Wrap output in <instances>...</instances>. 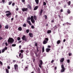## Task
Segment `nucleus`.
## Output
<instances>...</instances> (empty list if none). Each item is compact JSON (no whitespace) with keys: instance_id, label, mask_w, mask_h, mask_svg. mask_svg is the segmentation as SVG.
<instances>
[{"instance_id":"f3484780","label":"nucleus","mask_w":73,"mask_h":73,"mask_svg":"<svg viewBox=\"0 0 73 73\" xmlns=\"http://www.w3.org/2000/svg\"><path fill=\"white\" fill-rule=\"evenodd\" d=\"M65 71V68H62L60 72L61 73H62Z\"/></svg>"},{"instance_id":"393cba45","label":"nucleus","mask_w":73,"mask_h":73,"mask_svg":"<svg viewBox=\"0 0 73 73\" xmlns=\"http://www.w3.org/2000/svg\"><path fill=\"white\" fill-rule=\"evenodd\" d=\"M44 47L43 46L42 48V53H44Z\"/></svg>"},{"instance_id":"338daca9","label":"nucleus","mask_w":73,"mask_h":73,"mask_svg":"<svg viewBox=\"0 0 73 73\" xmlns=\"http://www.w3.org/2000/svg\"><path fill=\"white\" fill-rule=\"evenodd\" d=\"M54 60H52V61H51V63H53L54 62Z\"/></svg>"},{"instance_id":"de8ad7c7","label":"nucleus","mask_w":73,"mask_h":73,"mask_svg":"<svg viewBox=\"0 0 73 73\" xmlns=\"http://www.w3.org/2000/svg\"><path fill=\"white\" fill-rule=\"evenodd\" d=\"M0 64H1V65H3V62H1V61L0 60Z\"/></svg>"},{"instance_id":"f257e3e1","label":"nucleus","mask_w":73,"mask_h":73,"mask_svg":"<svg viewBox=\"0 0 73 73\" xmlns=\"http://www.w3.org/2000/svg\"><path fill=\"white\" fill-rule=\"evenodd\" d=\"M14 42V39L12 38H9L8 40V42L9 44V43H10L11 44H12Z\"/></svg>"},{"instance_id":"39448f33","label":"nucleus","mask_w":73,"mask_h":73,"mask_svg":"<svg viewBox=\"0 0 73 73\" xmlns=\"http://www.w3.org/2000/svg\"><path fill=\"white\" fill-rule=\"evenodd\" d=\"M28 10V9L27 8H23L22 9V11L23 12H27Z\"/></svg>"},{"instance_id":"ddd939ff","label":"nucleus","mask_w":73,"mask_h":73,"mask_svg":"<svg viewBox=\"0 0 73 73\" xmlns=\"http://www.w3.org/2000/svg\"><path fill=\"white\" fill-rule=\"evenodd\" d=\"M67 12L68 14H70V12H71V11H70V10L69 9H67Z\"/></svg>"},{"instance_id":"a878e982","label":"nucleus","mask_w":73,"mask_h":73,"mask_svg":"<svg viewBox=\"0 0 73 73\" xmlns=\"http://www.w3.org/2000/svg\"><path fill=\"white\" fill-rule=\"evenodd\" d=\"M5 70L6 73H9V70H8V69H6Z\"/></svg>"},{"instance_id":"cd10ccee","label":"nucleus","mask_w":73,"mask_h":73,"mask_svg":"<svg viewBox=\"0 0 73 73\" xmlns=\"http://www.w3.org/2000/svg\"><path fill=\"white\" fill-rule=\"evenodd\" d=\"M66 24H67V25H71V23L66 22Z\"/></svg>"},{"instance_id":"774afa93","label":"nucleus","mask_w":73,"mask_h":73,"mask_svg":"<svg viewBox=\"0 0 73 73\" xmlns=\"http://www.w3.org/2000/svg\"><path fill=\"white\" fill-rule=\"evenodd\" d=\"M18 8H16L15 9V10L16 11H18L19 10V8H18V7H17Z\"/></svg>"},{"instance_id":"2f4dec72","label":"nucleus","mask_w":73,"mask_h":73,"mask_svg":"<svg viewBox=\"0 0 73 73\" xmlns=\"http://www.w3.org/2000/svg\"><path fill=\"white\" fill-rule=\"evenodd\" d=\"M34 19L33 18V16H31V20Z\"/></svg>"},{"instance_id":"680f3d73","label":"nucleus","mask_w":73,"mask_h":73,"mask_svg":"<svg viewBox=\"0 0 73 73\" xmlns=\"http://www.w3.org/2000/svg\"><path fill=\"white\" fill-rule=\"evenodd\" d=\"M39 67L41 69V65L39 64Z\"/></svg>"},{"instance_id":"1a4fd4ad","label":"nucleus","mask_w":73,"mask_h":73,"mask_svg":"<svg viewBox=\"0 0 73 73\" xmlns=\"http://www.w3.org/2000/svg\"><path fill=\"white\" fill-rule=\"evenodd\" d=\"M46 50L47 53H48V52H49L50 50V49L49 48H47L46 49Z\"/></svg>"},{"instance_id":"864d4df0","label":"nucleus","mask_w":73,"mask_h":73,"mask_svg":"<svg viewBox=\"0 0 73 73\" xmlns=\"http://www.w3.org/2000/svg\"><path fill=\"white\" fill-rule=\"evenodd\" d=\"M2 1L3 3H5V0H2Z\"/></svg>"},{"instance_id":"0eeeda50","label":"nucleus","mask_w":73,"mask_h":73,"mask_svg":"<svg viewBox=\"0 0 73 73\" xmlns=\"http://www.w3.org/2000/svg\"><path fill=\"white\" fill-rule=\"evenodd\" d=\"M43 12V10L42 9H41L39 13V16H40L42 15V12Z\"/></svg>"},{"instance_id":"bb28decb","label":"nucleus","mask_w":73,"mask_h":73,"mask_svg":"<svg viewBox=\"0 0 73 73\" xmlns=\"http://www.w3.org/2000/svg\"><path fill=\"white\" fill-rule=\"evenodd\" d=\"M28 6L30 9H31L32 8V7H31V6L30 5H28Z\"/></svg>"},{"instance_id":"e433bc0d","label":"nucleus","mask_w":73,"mask_h":73,"mask_svg":"<svg viewBox=\"0 0 73 73\" xmlns=\"http://www.w3.org/2000/svg\"><path fill=\"white\" fill-rule=\"evenodd\" d=\"M16 46V44H13L12 45V46H13V47Z\"/></svg>"},{"instance_id":"a19ab883","label":"nucleus","mask_w":73,"mask_h":73,"mask_svg":"<svg viewBox=\"0 0 73 73\" xmlns=\"http://www.w3.org/2000/svg\"><path fill=\"white\" fill-rule=\"evenodd\" d=\"M17 40L18 41H19V40H21V38H20V37H18L17 38Z\"/></svg>"},{"instance_id":"ea45409f","label":"nucleus","mask_w":73,"mask_h":73,"mask_svg":"<svg viewBox=\"0 0 73 73\" xmlns=\"http://www.w3.org/2000/svg\"><path fill=\"white\" fill-rule=\"evenodd\" d=\"M43 5H46V3L45 2H43Z\"/></svg>"},{"instance_id":"4468645a","label":"nucleus","mask_w":73,"mask_h":73,"mask_svg":"<svg viewBox=\"0 0 73 73\" xmlns=\"http://www.w3.org/2000/svg\"><path fill=\"white\" fill-rule=\"evenodd\" d=\"M39 63L40 65H42L43 64V62H42V61L41 60H40L39 61Z\"/></svg>"},{"instance_id":"bf43d9fd","label":"nucleus","mask_w":73,"mask_h":73,"mask_svg":"<svg viewBox=\"0 0 73 73\" xmlns=\"http://www.w3.org/2000/svg\"><path fill=\"white\" fill-rule=\"evenodd\" d=\"M22 3H25V0H21Z\"/></svg>"},{"instance_id":"a211bd4d","label":"nucleus","mask_w":73,"mask_h":73,"mask_svg":"<svg viewBox=\"0 0 73 73\" xmlns=\"http://www.w3.org/2000/svg\"><path fill=\"white\" fill-rule=\"evenodd\" d=\"M57 44H59L61 43V40H58L57 42Z\"/></svg>"},{"instance_id":"20e7f679","label":"nucleus","mask_w":73,"mask_h":73,"mask_svg":"<svg viewBox=\"0 0 73 73\" xmlns=\"http://www.w3.org/2000/svg\"><path fill=\"white\" fill-rule=\"evenodd\" d=\"M11 15V13H9L8 14H6V16H7V17H9V18H11V16H10V15Z\"/></svg>"},{"instance_id":"f8f14e48","label":"nucleus","mask_w":73,"mask_h":73,"mask_svg":"<svg viewBox=\"0 0 73 73\" xmlns=\"http://www.w3.org/2000/svg\"><path fill=\"white\" fill-rule=\"evenodd\" d=\"M27 23H28L30 25H32V24L31 23V21H30L27 20Z\"/></svg>"},{"instance_id":"4be33fe9","label":"nucleus","mask_w":73,"mask_h":73,"mask_svg":"<svg viewBox=\"0 0 73 73\" xmlns=\"http://www.w3.org/2000/svg\"><path fill=\"white\" fill-rule=\"evenodd\" d=\"M35 1L37 4H38V2H39V0H35Z\"/></svg>"},{"instance_id":"7ed1b4c3","label":"nucleus","mask_w":73,"mask_h":73,"mask_svg":"<svg viewBox=\"0 0 73 73\" xmlns=\"http://www.w3.org/2000/svg\"><path fill=\"white\" fill-rule=\"evenodd\" d=\"M23 40H24V41H27V39L26 38V36H25V35H24L22 38Z\"/></svg>"},{"instance_id":"6e6d98bb","label":"nucleus","mask_w":73,"mask_h":73,"mask_svg":"<svg viewBox=\"0 0 73 73\" xmlns=\"http://www.w3.org/2000/svg\"><path fill=\"white\" fill-rule=\"evenodd\" d=\"M60 12H62L64 11H63V9H62L60 10Z\"/></svg>"},{"instance_id":"4c0bfd02","label":"nucleus","mask_w":73,"mask_h":73,"mask_svg":"<svg viewBox=\"0 0 73 73\" xmlns=\"http://www.w3.org/2000/svg\"><path fill=\"white\" fill-rule=\"evenodd\" d=\"M29 32V30L27 29L26 30V33H28Z\"/></svg>"},{"instance_id":"603ef678","label":"nucleus","mask_w":73,"mask_h":73,"mask_svg":"<svg viewBox=\"0 0 73 73\" xmlns=\"http://www.w3.org/2000/svg\"><path fill=\"white\" fill-rule=\"evenodd\" d=\"M31 27L32 29H34V28H35V27H34L33 26H31Z\"/></svg>"},{"instance_id":"13d9d810","label":"nucleus","mask_w":73,"mask_h":73,"mask_svg":"<svg viewBox=\"0 0 73 73\" xmlns=\"http://www.w3.org/2000/svg\"><path fill=\"white\" fill-rule=\"evenodd\" d=\"M7 68L8 69H10V67L9 66H7Z\"/></svg>"},{"instance_id":"7c9ffc66","label":"nucleus","mask_w":73,"mask_h":73,"mask_svg":"<svg viewBox=\"0 0 73 73\" xmlns=\"http://www.w3.org/2000/svg\"><path fill=\"white\" fill-rule=\"evenodd\" d=\"M34 18L35 20H37V17H36V16L34 15Z\"/></svg>"},{"instance_id":"5701e85b","label":"nucleus","mask_w":73,"mask_h":73,"mask_svg":"<svg viewBox=\"0 0 73 73\" xmlns=\"http://www.w3.org/2000/svg\"><path fill=\"white\" fill-rule=\"evenodd\" d=\"M36 49L37 52H39V50H38V47L37 46L36 47Z\"/></svg>"},{"instance_id":"69168bd1","label":"nucleus","mask_w":73,"mask_h":73,"mask_svg":"<svg viewBox=\"0 0 73 73\" xmlns=\"http://www.w3.org/2000/svg\"><path fill=\"white\" fill-rule=\"evenodd\" d=\"M2 39H3V37H1V36H0V40H2Z\"/></svg>"},{"instance_id":"c85d7f7f","label":"nucleus","mask_w":73,"mask_h":73,"mask_svg":"<svg viewBox=\"0 0 73 73\" xmlns=\"http://www.w3.org/2000/svg\"><path fill=\"white\" fill-rule=\"evenodd\" d=\"M31 22L33 23H34L35 22V19H33L32 20H31Z\"/></svg>"},{"instance_id":"09e8293b","label":"nucleus","mask_w":73,"mask_h":73,"mask_svg":"<svg viewBox=\"0 0 73 73\" xmlns=\"http://www.w3.org/2000/svg\"><path fill=\"white\" fill-rule=\"evenodd\" d=\"M7 49H8V48H7V47H5L4 49H5V50H7Z\"/></svg>"},{"instance_id":"2eb2a0df","label":"nucleus","mask_w":73,"mask_h":73,"mask_svg":"<svg viewBox=\"0 0 73 73\" xmlns=\"http://www.w3.org/2000/svg\"><path fill=\"white\" fill-rule=\"evenodd\" d=\"M38 8V6H36L34 8V11H36V10H37V8Z\"/></svg>"},{"instance_id":"79ce46f5","label":"nucleus","mask_w":73,"mask_h":73,"mask_svg":"<svg viewBox=\"0 0 73 73\" xmlns=\"http://www.w3.org/2000/svg\"><path fill=\"white\" fill-rule=\"evenodd\" d=\"M20 52H21V53H23V52H24V50H20Z\"/></svg>"},{"instance_id":"412c9836","label":"nucleus","mask_w":73,"mask_h":73,"mask_svg":"<svg viewBox=\"0 0 73 73\" xmlns=\"http://www.w3.org/2000/svg\"><path fill=\"white\" fill-rule=\"evenodd\" d=\"M37 71L39 73H40V69L39 67H38V70Z\"/></svg>"},{"instance_id":"e2e57ef3","label":"nucleus","mask_w":73,"mask_h":73,"mask_svg":"<svg viewBox=\"0 0 73 73\" xmlns=\"http://www.w3.org/2000/svg\"><path fill=\"white\" fill-rule=\"evenodd\" d=\"M47 48H51V46H50L48 45V46Z\"/></svg>"},{"instance_id":"9d476101","label":"nucleus","mask_w":73,"mask_h":73,"mask_svg":"<svg viewBox=\"0 0 73 73\" xmlns=\"http://www.w3.org/2000/svg\"><path fill=\"white\" fill-rule=\"evenodd\" d=\"M64 60H65L64 58H62L60 60V62H64Z\"/></svg>"},{"instance_id":"dca6fc26","label":"nucleus","mask_w":73,"mask_h":73,"mask_svg":"<svg viewBox=\"0 0 73 73\" xmlns=\"http://www.w3.org/2000/svg\"><path fill=\"white\" fill-rule=\"evenodd\" d=\"M18 30L19 31H21L23 30V29H22V28L21 27H19L18 28Z\"/></svg>"},{"instance_id":"aec40b11","label":"nucleus","mask_w":73,"mask_h":73,"mask_svg":"<svg viewBox=\"0 0 73 73\" xmlns=\"http://www.w3.org/2000/svg\"><path fill=\"white\" fill-rule=\"evenodd\" d=\"M52 32V31L51 30H48L47 31V33L48 34H50V33H51V32Z\"/></svg>"},{"instance_id":"f03ea898","label":"nucleus","mask_w":73,"mask_h":73,"mask_svg":"<svg viewBox=\"0 0 73 73\" xmlns=\"http://www.w3.org/2000/svg\"><path fill=\"white\" fill-rule=\"evenodd\" d=\"M15 70L16 71H18V65L17 64H15L14 65Z\"/></svg>"},{"instance_id":"6ab92c4d","label":"nucleus","mask_w":73,"mask_h":73,"mask_svg":"<svg viewBox=\"0 0 73 73\" xmlns=\"http://www.w3.org/2000/svg\"><path fill=\"white\" fill-rule=\"evenodd\" d=\"M5 28L6 29H8V28H9V26H8V25H6L5 27Z\"/></svg>"},{"instance_id":"4d7b16f0","label":"nucleus","mask_w":73,"mask_h":73,"mask_svg":"<svg viewBox=\"0 0 73 73\" xmlns=\"http://www.w3.org/2000/svg\"><path fill=\"white\" fill-rule=\"evenodd\" d=\"M5 45L7 46H8V43H7V42H6L5 43Z\"/></svg>"},{"instance_id":"72a5a7b5","label":"nucleus","mask_w":73,"mask_h":73,"mask_svg":"<svg viewBox=\"0 0 73 73\" xmlns=\"http://www.w3.org/2000/svg\"><path fill=\"white\" fill-rule=\"evenodd\" d=\"M44 17H45V19L46 20H47V19H48V17H47V15H45Z\"/></svg>"},{"instance_id":"423d86ee","label":"nucleus","mask_w":73,"mask_h":73,"mask_svg":"<svg viewBox=\"0 0 73 73\" xmlns=\"http://www.w3.org/2000/svg\"><path fill=\"white\" fill-rule=\"evenodd\" d=\"M19 57H21V59H22L23 58V54H22L21 53H20L19 54Z\"/></svg>"},{"instance_id":"c03bdc74","label":"nucleus","mask_w":73,"mask_h":73,"mask_svg":"<svg viewBox=\"0 0 73 73\" xmlns=\"http://www.w3.org/2000/svg\"><path fill=\"white\" fill-rule=\"evenodd\" d=\"M5 13H11V12L10 11H7L5 12Z\"/></svg>"},{"instance_id":"052dcab7","label":"nucleus","mask_w":73,"mask_h":73,"mask_svg":"<svg viewBox=\"0 0 73 73\" xmlns=\"http://www.w3.org/2000/svg\"><path fill=\"white\" fill-rule=\"evenodd\" d=\"M37 45H38L37 43H35V46H37Z\"/></svg>"},{"instance_id":"3c124183","label":"nucleus","mask_w":73,"mask_h":73,"mask_svg":"<svg viewBox=\"0 0 73 73\" xmlns=\"http://www.w3.org/2000/svg\"><path fill=\"white\" fill-rule=\"evenodd\" d=\"M30 19H31V18H30V17H29L27 18V20H30Z\"/></svg>"},{"instance_id":"0e129e2a","label":"nucleus","mask_w":73,"mask_h":73,"mask_svg":"<svg viewBox=\"0 0 73 73\" xmlns=\"http://www.w3.org/2000/svg\"><path fill=\"white\" fill-rule=\"evenodd\" d=\"M27 69H28V67L26 66V67H25V70H27Z\"/></svg>"},{"instance_id":"37998d69","label":"nucleus","mask_w":73,"mask_h":73,"mask_svg":"<svg viewBox=\"0 0 73 73\" xmlns=\"http://www.w3.org/2000/svg\"><path fill=\"white\" fill-rule=\"evenodd\" d=\"M67 61L68 63H69V62H70V60H69V59H68L67 60Z\"/></svg>"},{"instance_id":"9b49d317","label":"nucleus","mask_w":73,"mask_h":73,"mask_svg":"<svg viewBox=\"0 0 73 73\" xmlns=\"http://www.w3.org/2000/svg\"><path fill=\"white\" fill-rule=\"evenodd\" d=\"M43 44H46L48 43V41L44 40L43 41Z\"/></svg>"},{"instance_id":"58836bf2","label":"nucleus","mask_w":73,"mask_h":73,"mask_svg":"<svg viewBox=\"0 0 73 73\" xmlns=\"http://www.w3.org/2000/svg\"><path fill=\"white\" fill-rule=\"evenodd\" d=\"M15 3H12V6H13V7H14V6H15Z\"/></svg>"},{"instance_id":"a18cd8bd","label":"nucleus","mask_w":73,"mask_h":73,"mask_svg":"<svg viewBox=\"0 0 73 73\" xmlns=\"http://www.w3.org/2000/svg\"><path fill=\"white\" fill-rule=\"evenodd\" d=\"M72 53H68V55L69 56H72Z\"/></svg>"},{"instance_id":"6e6552de","label":"nucleus","mask_w":73,"mask_h":73,"mask_svg":"<svg viewBox=\"0 0 73 73\" xmlns=\"http://www.w3.org/2000/svg\"><path fill=\"white\" fill-rule=\"evenodd\" d=\"M29 35L30 37H33V35L32 33H29Z\"/></svg>"},{"instance_id":"f704fd0d","label":"nucleus","mask_w":73,"mask_h":73,"mask_svg":"<svg viewBox=\"0 0 73 73\" xmlns=\"http://www.w3.org/2000/svg\"><path fill=\"white\" fill-rule=\"evenodd\" d=\"M45 40H46V41H48L49 40V39L47 38H46L45 39Z\"/></svg>"},{"instance_id":"b1692460","label":"nucleus","mask_w":73,"mask_h":73,"mask_svg":"<svg viewBox=\"0 0 73 73\" xmlns=\"http://www.w3.org/2000/svg\"><path fill=\"white\" fill-rule=\"evenodd\" d=\"M61 66L62 69H65V67H64V64H62Z\"/></svg>"},{"instance_id":"473e14b6","label":"nucleus","mask_w":73,"mask_h":73,"mask_svg":"<svg viewBox=\"0 0 73 73\" xmlns=\"http://www.w3.org/2000/svg\"><path fill=\"white\" fill-rule=\"evenodd\" d=\"M27 26V25H26V24L25 23H24L23 24V27H26Z\"/></svg>"},{"instance_id":"c756f323","label":"nucleus","mask_w":73,"mask_h":73,"mask_svg":"<svg viewBox=\"0 0 73 73\" xmlns=\"http://www.w3.org/2000/svg\"><path fill=\"white\" fill-rule=\"evenodd\" d=\"M71 4V2L70 1H69L68 3V5H70V4Z\"/></svg>"},{"instance_id":"49530a36","label":"nucleus","mask_w":73,"mask_h":73,"mask_svg":"<svg viewBox=\"0 0 73 73\" xmlns=\"http://www.w3.org/2000/svg\"><path fill=\"white\" fill-rule=\"evenodd\" d=\"M4 52H5V49H3V50H2V53H4Z\"/></svg>"},{"instance_id":"8fccbe9b","label":"nucleus","mask_w":73,"mask_h":73,"mask_svg":"<svg viewBox=\"0 0 73 73\" xmlns=\"http://www.w3.org/2000/svg\"><path fill=\"white\" fill-rule=\"evenodd\" d=\"M16 60H13V63H15V62H16Z\"/></svg>"},{"instance_id":"5fc2aeb1","label":"nucleus","mask_w":73,"mask_h":73,"mask_svg":"<svg viewBox=\"0 0 73 73\" xmlns=\"http://www.w3.org/2000/svg\"><path fill=\"white\" fill-rule=\"evenodd\" d=\"M51 23H54V20H52L51 21Z\"/></svg>"},{"instance_id":"c9c22d12","label":"nucleus","mask_w":73,"mask_h":73,"mask_svg":"<svg viewBox=\"0 0 73 73\" xmlns=\"http://www.w3.org/2000/svg\"><path fill=\"white\" fill-rule=\"evenodd\" d=\"M12 3V1H9V5H11V4Z\"/></svg>"}]
</instances>
